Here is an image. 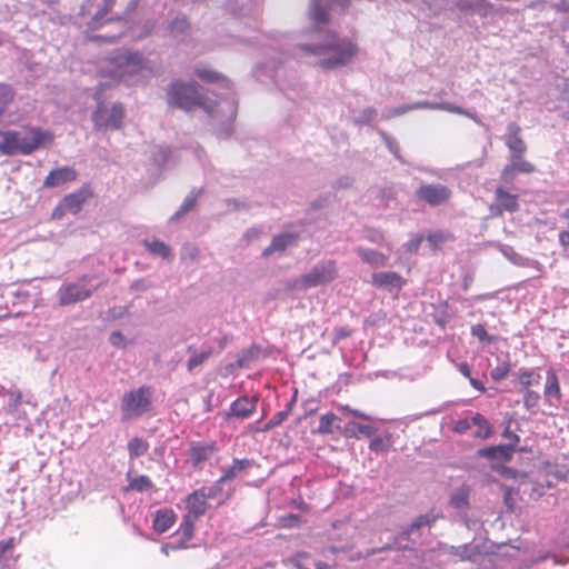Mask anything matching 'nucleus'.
I'll list each match as a JSON object with an SVG mask.
<instances>
[{
    "label": "nucleus",
    "mask_w": 569,
    "mask_h": 569,
    "mask_svg": "<svg viewBox=\"0 0 569 569\" xmlns=\"http://www.w3.org/2000/svg\"><path fill=\"white\" fill-rule=\"evenodd\" d=\"M211 355V349L192 355L187 363L188 370L193 371L197 367L201 366Z\"/></svg>",
    "instance_id": "38"
},
{
    "label": "nucleus",
    "mask_w": 569,
    "mask_h": 569,
    "mask_svg": "<svg viewBox=\"0 0 569 569\" xmlns=\"http://www.w3.org/2000/svg\"><path fill=\"white\" fill-rule=\"evenodd\" d=\"M217 451L214 442L210 443H193L190 448V458L193 467H198L202 462L210 459Z\"/></svg>",
    "instance_id": "18"
},
{
    "label": "nucleus",
    "mask_w": 569,
    "mask_h": 569,
    "mask_svg": "<svg viewBox=\"0 0 569 569\" xmlns=\"http://www.w3.org/2000/svg\"><path fill=\"white\" fill-rule=\"evenodd\" d=\"M222 483L223 482H220L219 478L212 486L200 488V491H203V495L207 499H216L223 492Z\"/></svg>",
    "instance_id": "40"
},
{
    "label": "nucleus",
    "mask_w": 569,
    "mask_h": 569,
    "mask_svg": "<svg viewBox=\"0 0 569 569\" xmlns=\"http://www.w3.org/2000/svg\"><path fill=\"white\" fill-rule=\"evenodd\" d=\"M129 485L124 488V491H138L143 492L150 490L153 487L152 481L147 476L131 477L130 472L127 475Z\"/></svg>",
    "instance_id": "28"
},
{
    "label": "nucleus",
    "mask_w": 569,
    "mask_h": 569,
    "mask_svg": "<svg viewBox=\"0 0 569 569\" xmlns=\"http://www.w3.org/2000/svg\"><path fill=\"white\" fill-rule=\"evenodd\" d=\"M471 333L477 337L480 341H492L491 338L488 337V332L483 325H475L471 328Z\"/></svg>",
    "instance_id": "46"
},
{
    "label": "nucleus",
    "mask_w": 569,
    "mask_h": 569,
    "mask_svg": "<svg viewBox=\"0 0 569 569\" xmlns=\"http://www.w3.org/2000/svg\"><path fill=\"white\" fill-rule=\"evenodd\" d=\"M273 428H274V426L270 421H268L263 427L258 428L256 431L257 432H267Z\"/></svg>",
    "instance_id": "63"
},
{
    "label": "nucleus",
    "mask_w": 569,
    "mask_h": 569,
    "mask_svg": "<svg viewBox=\"0 0 569 569\" xmlns=\"http://www.w3.org/2000/svg\"><path fill=\"white\" fill-rule=\"evenodd\" d=\"M194 73L206 82H218L222 79V76L213 70L207 68H197Z\"/></svg>",
    "instance_id": "39"
},
{
    "label": "nucleus",
    "mask_w": 569,
    "mask_h": 569,
    "mask_svg": "<svg viewBox=\"0 0 569 569\" xmlns=\"http://www.w3.org/2000/svg\"><path fill=\"white\" fill-rule=\"evenodd\" d=\"M187 27V21L184 18L182 19H176L172 24H171V28L173 30H180L182 31L184 28Z\"/></svg>",
    "instance_id": "56"
},
{
    "label": "nucleus",
    "mask_w": 569,
    "mask_h": 569,
    "mask_svg": "<svg viewBox=\"0 0 569 569\" xmlns=\"http://www.w3.org/2000/svg\"><path fill=\"white\" fill-rule=\"evenodd\" d=\"M452 196V191L441 183L421 184L416 190V198L431 207H439L447 203Z\"/></svg>",
    "instance_id": "10"
},
{
    "label": "nucleus",
    "mask_w": 569,
    "mask_h": 569,
    "mask_svg": "<svg viewBox=\"0 0 569 569\" xmlns=\"http://www.w3.org/2000/svg\"><path fill=\"white\" fill-rule=\"evenodd\" d=\"M390 447V437H376L370 441L369 448L375 452L387 451Z\"/></svg>",
    "instance_id": "41"
},
{
    "label": "nucleus",
    "mask_w": 569,
    "mask_h": 569,
    "mask_svg": "<svg viewBox=\"0 0 569 569\" xmlns=\"http://www.w3.org/2000/svg\"><path fill=\"white\" fill-rule=\"evenodd\" d=\"M515 453V449L512 445H499L488 448L479 449L477 455L482 458H487L490 460H497L507 462L510 461L512 455Z\"/></svg>",
    "instance_id": "17"
},
{
    "label": "nucleus",
    "mask_w": 569,
    "mask_h": 569,
    "mask_svg": "<svg viewBox=\"0 0 569 569\" xmlns=\"http://www.w3.org/2000/svg\"><path fill=\"white\" fill-rule=\"evenodd\" d=\"M309 14L317 23H327L329 20V11L319 4V0L311 1Z\"/></svg>",
    "instance_id": "32"
},
{
    "label": "nucleus",
    "mask_w": 569,
    "mask_h": 569,
    "mask_svg": "<svg viewBox=\"0 0 569 569\" xmlns=\"http://www.w3.org/2000/svg\"><path fill=\"white\" fill-rule=\"evenodd\" d=\"M337 267L335 261H322L317 263L310 272L301 276L292 282V289L307 290L309 288L322 286L333 281L337 278Z\"/></svg>",
    "instance_id": "6"
},
{
    "label": "nucleus",
    "mask_w": 569,
    "mask_h": 569,
    "mask_svg": "<svg viewBox=\"0 0 569 569\" xmlns=\"http://www.w3.org/2000/svg\"><path fill=\"white\" fill-rule=\"evenodd\" d=\"M540 400V395L532 390H525L523 395V406L527 410H533Z\"/></svg>",
    "instance_id": "43"
},
{
    "label": "nucleus",
    "mask_w": 569,
    "mask_h": 569,
    "mask_svg": "<svg viewBox=\"0 0 569 569\" xmlns=\"http://www.w3.org/2000/svg\"><path fill=\"white\" fill-rule=\"evenodd\" d=\"M502 437L508 439L510 441L508 445H512L513 449L516 450V446L519 443L520 437L517 433H515L513 431H511L509 426H507L503 429Z\"/></svg>",
    "instance_id": "48"
},
{
    "label": "nucleus",
    "mask_w": 569,
    "mask_h": 569,
    "mask_svg": "<svg viewBox=\"0 0 569 569\" xmlns=\"http://www.w3.org/2000/svg\"><path fill=\"white\" fill-rule=\"evenodd\" d=\"M149 68V61L138 51L120 49L107 59V66L99 74L110 78L114 83L128 82Z\"/></svg>",
    "instance_id": "3"
},
{
    "label": "nucleus",
    "mask_w": 569,
    "mask_h": 569,
    "mask_svg": "<svg viewBox=\"0 0 569 569\" xmlns=\"http://www.w3.org/2000/svg\"><path fill=\"white\" fill-rule=\"evenodd\" d=\"M197 194H189L184 198L182 204L180 206L179 210L176 212L174 217H181L192 210L197 204Z\"/></svg>",
    "instance_id": "42"
},
{
    "label": "nucleus",
    "mask_w": 569,
    "mask_h": 569,
    "mask_svg": "<svg viewBox=\"0 0 569 569\" xmlns=\"http://www.w3.org/2000/svg\"><path fill=\"white\" fill-rule=\"evenodd\" d=\"M406 282V279L395 271L378 272L373 273L371 277L373 287L388 291L396 290L399 292Z\"/></svg>",
    "instance_id": "14"
},
{
    "label": "nucleus",
    "mask_w": 569,
    "mask_h": 569,
    "mask_svg": "<svg viewBox=\"0 0 569 569\" xmlns=\"http://www.w3.org/2000/svg\"><path fill=\"white\" fill-rule=\"evenodd\" d=\"M289 561L298 569H313L311 557L306 552H299L291 557Z\"/></svg>",
    "instance_id": "36"
},
{
    "label": "nucleus",
    "mask_w": 569,
    "mask_h": 569,
    "mask_svg": "<svg viewBox=\"0 0 569 569\" xmlns=\"http://www.w3.org/2000/svg\"><path fill=\"white\" fill-rule=\"evenodd\" d=\"M435 518H430L428 515H420L415 519V521L410 526V530L413 531L416 529H419L423 526H430L435 522Z\"/></svg>",
    "instance_id": "45"
},
{
    "label": "nucleus",
    "mask_w": 569,
    "mask_h": 569,
    "mask_svg": "<svg viewBox=\"0 0 569 569\" xmlns=\"http://www.w3.org/2000/svg\"><path fill=\"white\" fill-rule=\"evenodd\" d=\"M356 252L362 261L370 264L372 268H383L387 266L388 257L382 252L363 247H358Z\"/></svg>",
    "instance_id": "22"
},
{
    "label": "nucleus",
    "mask_w": 569,
    "mask_h": 569,
    "mask_svg": "<svg viewBox=\"0 0 569 569\" xmlns=\"http://www.w3.org/2000/svg\"><path fill=\"white\" fill-rule=\"evenodd\" d=\"M559 243L562 247H569V231H562L559 233Z\"/></svg>",
    "instance_id": "59"
},
{
    "label": "nucleus",
    "mask_w": 569,
    "mask_h": 569,
    "mask_svg": "<svg viewBox=\"0 0 569 569\" xmlns=\"http://www.w3.org/2000/svg\"><path fill=\"white\" fill-rule=\"evenodd\" d=\"M472 417L459 419L453 422L452 431L459 435L466 433L473 427Z\"/></svg>",
    "instance_id": "44"
},
{
    "label": "nucleus",
    "mask_w": 569,
    "mask_h": 569,
    "mask_svg": "<svg viewBox=\"0 0 569 569\" xmlns=\"http://www.w3.org/2000/svg\"><path fill=\"white\" fill-rule=\"evenodd\" d=\"M252 463L250 459H234L232 465L223 471L220 482L233 480L243 470L250 468Z\"/></svg>",
    "instance_id": "25"
},
{
    "label": "nucleus",
    "mask_w": 569,
    "mask_h": 569,
    "mask_svg": "<svg viewBox=\"0 0 569 569\" xmlns=\"http://www.w3.org/2000/svg\"><path fill=\"white\" fill-rule=\"evenodd\" d=\"M153 389L150 386H141L127 391L121 399L123 420L141 417L152 408Z\"/></svg>",
    "instance_id": "4"
},
{
    "label": "nucleus",
    "mask_w": 569,
    "mask_h": 569,
    "mask_svg": "<svg viewBox=\"0 0 569 569\" xmlns=\"http://www.w3.org/2000/svg\"><path fill=\"white\" fill-rule=\"evenodd\" d=\"M207 500L208 499L204 497L203 491H200V489L194 490L192 493L187 496L186 507L188 512L186 516H191L193 519H199L207 512L209 508Z\"/></svg>",
    "instance_id": "16"
},
{
    "label": "nucleus",
    "mask_w": 569,
    "mask_h": 569,
    "mask_svg": "<svg viewBox=\"0 0 569 569\" xmlns=\"http://www.w3.org/2000/svg\"><path fill=\"white\" fill-rule=\"evenodd\" d=\"M143 246L153 256H159L164 259H170L172 257L170 247L158 239L152 241L144 240Z\"/></svg>",
    "instance_id": "30"
},
{
    "label": "nucleus",
    "mask_w": 569,
    "mask_h": 569,
    "mask_svg": "<svg viewBox=\"0 0 569 569\" xmlns=\"http://www.w3.org/2000/svg\"><path fill=\"white\" fill-rule=\"evenodd\" d=\"M174 521L176 513L172 509L158 510L153 519V529L159 533H163L173 526Z\"/></svg>",
    "instance_id": "23"
},
{
    "label": "nucleus",
    "mask_w": 569,
    "mask_h": 569,
    "mask_svg": "<svg viewBox=\"0 0 569 569\" xmlns=\"http://www.w3.org/2000/svg\"><path fill=\"white\" fill-rule=\"evenodd\" d=\"M339 421V418L332 413L328 412L322 415L319 420V426L317 432L320 435H330L333 432V425Z\"/></svg>",
    "instance_id": "33"
},
{
    "label": "nucleus",
    "mask_w": 569,
    "mask_h": 569,
    "mask_svg": "<svg viewBox=\"0 0 569 569\" xmlns=\"http://www.w3.org/2000/svg\"><path fill=\"white\" fill-rule=\"evenodd\" d=\"M340 410L346 411V412L352 415L353 417H357V418H360V419H363V420H369L370 419V417L368 415H366V413H363L361 411H358L356 409H352V408H350L347 405L346 406H341Z\"/></svg>",
    "instance_id": "53"
},
{
    "label": "nucleus",
    "mask_w": 569,
    "mask_h": 569,
    "mask_svg": "<svg viewBox=\"0 0 569 569\" xmlns=\"http://www.w3.org/2000/svg\"><path fill=\"white\" fill-rule=\"evenodd\" d=\"M149 449V443L142 438L134 437L128 442V452L130 459L143 456Z\"/></svg>",
    "instance_id": "31"
},
{
    "label": "nucleus",
    "mask_w": 569,
    "mask_h": 569,
    "mask_svg": "<svg viewBox=\"0 0 569 569\" xmlns=\"http://www.w3.org/2000/svg\"><path fill=\"white\" fill-rule=\"evenodd\" d=\"M471 422H473V427H476V431L473 433L476 438L485 440L491 436L492 426L485 416L477 412L472 416Z\"/></svg>",
    "instance_id": "27"
},
{
    "label": "nucleus",
    "mask_w": 569,
    "mask_h": 569,
    "mask_svg": "<svg viewBox=\"0 0 569 569\" xmlns=\"http://www.w3.org/2000/svg\"><path fill=\"white\" fill-rule=\"evenodd\" d=\"M93 197L90 183L82 184L74 192L66 194L52 211V218L62 219L67 213H79L84 203Z\"/></svg>",
    "instance_id": "7"
},
{
    "label": "nucleus",
    "mask_w": 569,
    "mask_h": 569,
    "mask_svg": "<svg viewBox=\"0 0 569 569\" xmlns=\"http://www.w3.org/2000/svg\"><path fill=\"white\" fill-rule=\"evenodd\" d=\"M313 569H329V565L321 561H312Z\"/></svg>",
    "instance_id": "64"
},
{
    "label": "nucleus",
    "mask_w": 569,
    "mask_h": 569,
    "mask_svg": "<svg viewBox=\"0 0 569 569\" xmlns=\"http://www.w3.org/2000/svg\"><path fill=\"white\" fill-rule=\"evenodd\" d=\"M298 234L296 233H281L272 238L271 243L263 250L262 256L269 257L276 251H284L289 246L297 242Z\"/></svg>",
    "instance_id": "20"
},
{
    "label": "nucleus",
    "mask_w": 569,
    "mask_h": 569,
    "mask_svg": "<svg viewBox=\"0 0 569 569\" xmlns=\"http://www.w3.org/2000/svg\"><path fill=\"white\" fill-rule=\"evenodd\" d=\"M497 470L505 477L515 478L516 471L508 467H499Z\"/></svg>",
    "instance_id": "58"
},
{
    "label": "nucleus",
    "mask_w": 569,
    "mask_h": 569,
    "mask_svg": "<svg viewBox=\"0 0 569 569\" xmlns=\"http://www.w3.org/2000/svg\"><path fill=\"white\" fill-rule=\"evenodd\" d=\"M541 376L532 369H520L517 373L516 381L521 390H528L531 386L540 383Z\"/></svg>",
    "instance_id": "26"
},
{
    "label": "nucleus",
    "mask_w": 569,
    "mask_h": 569,
    "mask_svg": "<svg viewBox=\"0 0 569 569\" xmlns=\"http://www.w3.org/2000/svg\"><path fill=\"white\" fill-rule=\"evenodd\" d=\"M256 410V401L248 397H241L233 401L230 406V411L228 412V417H237V418H248Z\"/></svg>",
    "instance_id": "19"
},
{
    "label": "nucleus",
    "mask_w": 569,
    "mask_h": 569,
    "mask_svg": "<svg viewBox=\"0 0 569 569\" xmlns=\"http://www.w3.org/2000/svg\"><path fill=\"white\" fill-rule=\"evenodd\" d=\"M518 194L510 193L503 188L496 189L497 203L491 207L495 214L501 216L505 211L515 212L519 209Z\"/></svg>",
    "instance_id": "15"
},
{
    "label": "nucleus",
    "mask_w": 569,
    "mask_h": 569,
    "mask_svg": "<svg viewBox=\"0 0 569 569\" xmlns=\"http://www.w3.org/2000/svg\"><path fill=\"white\" fill-rule=\"evenodd\" d=\"M78 172L74 168L66 166L51 170L43 180L44 189L57 188L69 182L76 181Z\"/></svg>",
    "instance_id": "13"
},
{
    "label": "nucleus",
    "mask_w": 569,
    "mask_h": 569,
    "mask_svg": "<svg viewBox=\"0 0 569 569\" xmlns=\"http://www.w3.org/2000/svg\"><path fill=\"white\" fill-rule=\"evenodd\" d=\"M126 116L124 107L121 102H116L111 108L99 103L92 113V121L97 129L118 130L122 127Z\"/></svg>",
    "instance_id": "8"
},
{
    "label": "nucleus",
    "mask_w": 569,
    "mask_h": 569,
    "mask_svg": "<svg viewBox=\"0 0 569 569\" xmlns=\"http://www.w3.org/2000/svg\"><path fill=\"white\" fill-rule=\"evenodd\" d=\"M421 242H422V236H418L416 239H413L409 242V249L417 251L419 246L421 244Z\"/></svg>",
    "instance_id": "60"
},
{
    "label": "nucleus",
    "mask_w": 569,
    "mask_h": 569,
    "mask_svg": "<svg viewBox=\"0 0 569 569\" xmlns=\"http://www.w3.org/2000/svg\"><path fill=\"white\" fill-rule=\"evenodd\" d=\"M427 240L433 250L438 249L446 241L453 240V234L450 232L435 231L427 236Z\"/></svg>",
    "instance_id": "34"
},
{
    "label": "nucleus",
    "mask_w": 569,
    "mask_h": 569,
    "mask_svg": "<svg viewBox=\"0 0 569 569\" xmlns=\"http://www.w3.org/2000/svg\"><path fill=\"white\" fill-rule=\"evenodd\" d=\"M439 110H445V111H448V112H451V113H457V114H462V116H467V117H470V114L463 110L461 107L459 106H455V104H451V103H440L439 106Z\"/></svg>",
    "instance_id": "47"
},
{
    "label": "nucleus",
    "mask_w": 569,
    "mask_h": 569,
    "mask_svg": "<svg viewBox=\"0 0 569 569\" xmlns=\"http://www.w3.org/2000/svg\"><path fill=\"white\" fill-rule=\"evenodd\" d=\"M536 171V167L530 161L522 158L511 159V163L506 166L501 172V178L507 180L515 172L519 173H532Z\"/></svg>",
    "instance_id": "24"
},
{
    "label": "nucleus",
    "mask_w": 569,
    "mask_h": 569,
    "mask_svg": "<svg viewBox=\"0 0 569 569\" xmlns=\"http://www.w3.org/2000/svg\"><path fill=\"white\" fill-rule=\"evenodd\" d=\"M553 9L559 12H568L569 11V4L566 1H561L559 3L553 4Z\"/></svg>",
    "instance_id": "62"
},
{
    "label": "nucleus",
    "mask_w": 569,
    "mask_h": 569,
    "mask_svg": "<svg viewBox=\"0 0 569 569\" xmlns=\"http://www.w3.org/2000/svg\"><path fill=\"white\" fill-rule=\"evenodd\" d=\"M521 127L517 122L508 124V133L505 137V142L510 151V159H520L527 151V144L520 137Z\"/></svg>",
    "instance_id": "12"
},
{
    "label": "nucleus",
    "mask_w": 569,
    "mask_h": 569,
    "mask_svg": "<svg viewBox=\"0 0 569 569\" xmlns=\"http://www.w3.org/2000/svg\"><path fill=\"white\" fill-rule=\"evenodd\" d=\"M87 281L88 276H83L78 282L62 286L58 291L59 305L66 307L89 299L93 290L86 287Z\"/></svg>",
    "instance_id": "9"
},
{
    "label": "nucleus",
    "mask_w": 569,
    "mask_h": 569,
    "mask_svg": "<svg viewBox=\"0 0 569 569\" xmlns=\"http://www.w3.org/2000/svg\"><path fill=\"white\" fill-rule=\"evenodd\" d=\"M289 417V409L277 412L269 421L276 427L280 426Z\"/></svg>",
    "instance_id": "51"
},
{
    "label": "nucleus",
    "mask_w": 569,
    "mask_h": 569,
    "mask_svg": "<svg viewBox=\"0 0 569 569\" xmlns=\"http://www.w3.org/2000/svg\"><path fill=\"white\" fill-rule=\"evenodd\" d=\"M169 106L190 111L203 104V98L196 83L174 81L167 88Z\"/></svg>",
    "instance_id": "5"
},
{
    "label": "nucleus",
    "mask_w": 569,
    "mask_h": 569,
    "mask_svg": "<svg viewBox=\"0 0 569 569\" xmlns=\"http://www.w3.org/2000/svg\"><path fill=\"white\" fill-rule=\"evenodd\" d=\"M14 548V538L0 541V558H2L8 551H12Z\"/></svg>",
    "instance_id": "50"
},
{
    "label": "nucleus",
    "mask_w": 569,
    "mask_h": 569,
    "mask_svg": "<svg viewBox=\"0 0 569 569\" xmlns=\"http://www.w3.org/2000/svg\"><path fill=\"white\" fill-rule=\"evenodd\" d=\"M196 520L197 519L191 518V516H183L180 527L176 532V535L179 536V541L182 545L192 539Z\"/></svg>",
    "instance_id": "29"
},
{
    "label": "nucleus",
    "mask_w": 569,
    "mask_h": 569,
    "mask_svg": "<svg viewBox=\"0 0 569 569\" xmlns=\"http://www.w3.org/2000/svg\"><path fill=\"white\" fill-rule=\"evenodd\" d=\"M545 396L549 405L558 407L561 401V390L557 375L548 371L547 382L545 386Z\"/></svg>",
    "instance_id": "21"
},
{
    "label": "nucleus",
    "mask_w": 569,
    "mask_h": 569,
    "mask_svg": "<svg viewBox=\"0 0 569 569\" xmlns=\"http://www.w3.org/2000/svg\"><path fill=\"white\" fill-rule=\"evenodd\" d=\"M469 490L466 488H460L457 492H455L450 498V503L457 508L462 509L468 506Z\"/></svg>",
    "instance_id": "37"
},
{
    "label": "nucleus",
    "mask_w": 569,
    "mask_h": 569,
    "mask_svg": "<svg viewBox=\"0 0 569 569\" xmlns=\"http://www.w3.org/2000/svg\"><path fill=\"white\" fill-rule=\"evenodd\" d=\"M511 367L512 366L509 359L500 362L490 371L491 379L496 382L503 380L509 375Z\"/></svg>",
    "instance_id": "35"
},
{
    "label": "nucleus",
    "mask_w": 569,
    "mask_h": 569,
    "mask_svg": "<svg viewBox=\"0 0 569 569\" xmlns=\"http://www.w3.org/2000/svg\"><path fill=\"white\" fill-rule=\"evenodd\" d=\"M469 382H470V385H471L476 390H478V391H480V392H485V391H486V387L483 386V383H482L480 380H478V379H476V378H472V377H471V378L469 379Z\"/></svg>",
    "instance_id": "57"
},
{
    "label": "nucleus",
    "mask_w": 569,
    "mask_h": 569,
    "mask_svg": "<svg viewBox=\"0 0 569 569\" xmlns=\"http://www.w3.org/2000/svg\"><path fill=\"white\" fill-rule=\"evenodd\" d=\"M110 342L113 347H124V337L120 331H113L110 336Z\"/></svg>",
    "instance_id": "52"
},
{
    "label": "nucleus",
    "mask_w": 569,
    "mask_h": 569,
    "mask_svg": "<svg viewBox=\"0 0 569 569\" xmlns=\"http://www.w3.org/2000/svg\"><path fill=\"white\" fill-rule=\"evenodd\" d=\"M439 104L440 103H430L428 101H419L409 107L403 108V111L412 110V109H438L439 110V107H435V106H439Z\"/></svg>",
    "instance_id": "49"
},
{
    "label": "nucleus",
    "mask_w": 569,
    "mask_h": 569,
    "mask_svg": "<svg viewBox=\"0 0 569 569\" xmlns=\"http://www.w3.org/2000/svg\"><path fill=\"white\" fill-rule=\"evenodd\" d=\"M350 333H351V331L348 328H345V327L343 328H339V329L336 330V336L339 339L347 338V337L350 336Z\"/></svg>",
    "instance_id": "61"
},
{
    "label": "nucleus",
    "mask_w": 569,
    "mask_h": 569,
    "mask_svg": "<svg viewBox=\"0 0 569 569\" xmlns=\"http://www.w3.org/2000/svg\"><path fill=\"white\" fill-rule=\"evenodd\" d=\"M0 153L1 154H31L41 147L52 144L54 137L50 131L38 127L24 126L21 130L1 131Z\"/></svg>",
    "instance_id": "2"
},
{
    "label": "nucleus",
    "mask_w": 569,
    "mask_h": 569,
    "mask_svg": "<svg viewBox=\"0 0 569 569\" xmlns=\"http://www.w3.org/2000/svg\"><path fill=\"white\" fill-rule=\"evenodd\" d=\"M6 395L8 397V402L3 408L4 412L11 416L17 423L28 421L29 415L23 408V406H30L34 409L36 403H32L29 400L23 401L22 393L20 390H8Z\"/></svg>",
    "instance_id": "11"
},
{
    "label": "nucleus",
    "mask_w": 569,
    "mask_h": 569,
    "mask_svg": "<svg viewBox=\"0 0 569 569\" xmlns=\"http://www.w3.org/2000/svg\"><path fill=\"white\" fill-rule=\"evenodd\" d=\"M357 430L367 437H370L375 432V428L368 425H357Z\"/></svg>",
    "instance_id": "54"
},
{
    "label": "nucleus",
    "mask_w": 569,
    "mask_h": 569,
    "mask_svg": "<svg viewBox=\"0 0 569 569\" xmlns=\"http://www.w3.org/2000/svg\"><path fill=\"white\" fill-rule=\"evenodd\" d=\"M458 369H459L460 373H461L463 377H466V378H468V379H470V378H471V370H470V367H469V365H468L467 362H462V363H460V365L458 366Z\"/></svg>",
    "instance_id": "55"
},
{
    "label": "nucleus",
    "mask_w": 569,
    "mask_h": 569,
    "mask_svg": "<svg viewBox=\"0 0 569 569\" xmlns=\"http://www.w3.org/2000/svg\"><path fill=\"white\" fill-rule=\"evenodd\" d=\"M301 48L311 54L321 57L318 66L323 70H332L348 64L359 50L356 42L340 39L336 32H329L322 43L305 44Z\"/></svg>",
    "instance_id": "1"
}]
</instances>
